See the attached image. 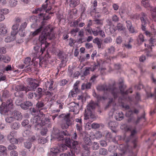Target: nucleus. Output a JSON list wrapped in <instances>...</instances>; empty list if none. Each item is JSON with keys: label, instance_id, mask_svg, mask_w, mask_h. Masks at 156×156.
<instances>
[{"label": "nucleus", "instance_id": "1", "mask_svg": "<svg viewBox=\"0 0 156 156\" xmlns=\"http://www.w3.org/2000/svg\"><path fill=\"white\" fill-rule=\"evenodd\" d=\"M52 30V29H51L50 32H51ZM55 38V34L53 33L49 32L47 33H45L44 32H42L39 38V40L41 44V51L42 54L49 44V43L46 41V39H48L49 40H51L54 39Z\"/></svg>", "mask_w": 156, "mask_h": 156}, {"label": "nucleus", "instance_id": "2", "mask_svg": "<svg viewBox=\"0 0 156 156\" xmlns=\"http://www.w3.org/2000/svg\"><path fill=\"white\" fill-rule=\"evenodd\" d=\"M55 133L56 135L55 138L58 141L65 139L66 144L67 145L68 147L70 149L71 147L72 140H71L69 138H66V136H69V134L67 130L60 131L57 129L55 131Z\"/></svg>", "mask_w": 156, "mask_h": 156}, {"label": "nucleus", "instance_id": "3", "mask_svg": "<svg viewBox=\"0 0 156 156\" xmlns=\"http://www.w3.org/2000/svg\"><path fill=\"white\" fill-rule=\"evenodd\" d=\"M98 90L104 91H111L114 98H116L118 96L119 91L117 88L112 87L110 85L107 86L106 84L101 85L97 88Z\"/></svg>", "mask_w": 156, "mask_h": 156}, {"label": "nucleus", "instance_id": "4", "mask_svg": "<svg viewBox=\"0 0 156 156\" xmlns=\"http://www.w3.org/2000/svg\"><path fill=\"white\" fill-rule=\"evenodd\" d=\"M68 107L69 109V112H73L75 114H78L79 109V104L72 102L68 105Z\"/></svg>", "mask_w": 156, "mask_h": 156}, {"label": "nucleus", "instance_id": "5", "mask_svg": "<svg viewBox=\"0 0 156 156\" xmlns=\"http://www.w3.org/2000/svg\"><path fill=\"white\" fill-rule=\"evenodd\" d=\"M136 133L137 131L135 129L131 131L129 136L126 140V142H128L132 140L133 143L134 148H136V142L137 139V137L136 136Z\"/></svg>", "mask_w": 156, "mask_h": 156}, {"label": "nucleus", "instance_id": "6", "mask_svg": "<svg viewBox=\"0 0 156 156\" xmlns=\"http://www.w3.org/2000/svg\"><path fill=\"white\" fill-rule=\"evenodd\" d=\"M36 129H39L41 128V119L40 117L37 115L34 117L32 120Z\"/></svg>", "mask_w": 156, "mask_h": 156}, {"label": "nucleus", "instance_id": "7", "mask_svg": "<svg viewBox=\"0 0 156 156\" xmlns=\"http://www.w3.org/2000/svg\"><path fill=\"white\" fill-rule=\"evenodd\" d=\"M15 90L17 91H24L25 93L28 92L30 90L29 86H25L23 84H20L16 86Z\"/></svg>", "mask_w": 156, "mask_h": 156}, {"label": "nucleus", "instance_id": "8", "mask_svg": "<svg viewBox=\"0 0 156 156\" xmlns=\"http://www.w3.org/2000/svg\"><path fill=\"white\" fill-rule=\"evenodd\" d=\"M123 82V81L122 80L121 82H119V83L121 84V85L119 86V89L120 90V91L122 94H127L129 93V92H130V93H132L133 92V91L131 90V88H130L128 90H126L125 91H124V88H125L126 87L125 86L122 85V83Z\"/></svg>", "mask_w": 156, "mask_h": 156}, {"label": "nucleus", "instance_id": "9", "mask_svg": "<svg viewBox=\"0 0 156 156\" xmlns=\"http://www.w3.org/2000/svg\"><path fill=\"white\" fill-rule=\"evenodd\" d=\"M12 115L15 118V119L18 121L21 120L23 118V116L22 114L19 111L15 110L14 111Z\"/></svg>", "mask_w": 156, "mask_h": 156}, {"label": "nucleus", "instance_id": "10", "mask_svg": "<svg viewBox=\"0 0 156 156\" xmlns=\"http://www.w3.org/2000/svg\"><path fill=\"white\" fill-rule=\"evenodd\" d=\"M35 80L32 78L29 79V81H30L29 83L30 89L33 91H35L37 87L39 86V84L38 83L33 82V80Z\"/></svg>", "mask_w": 156, "mask_h": 156}, {"label": "nucleus", "instance_id": "11", "mask_svg": "<svg viewBox=\"0 0 156 156\" xmlns=\"http://www.w3.org/2000/svg\"><path fill=\"white\" fill-rule=\"evenodd\" d=\"M10 109H12L8 108V107L5 106V104H2L0 107V112L2 114L6 115Z\"/></svg>", "mask_w": 156, "mask_h": 156}, {"label": "nucleus", "instance_id": "12", "mask_svg": "<svg viewBox=\"0 0 156 156\" xmlns=\"http://www.w3.org/2000/svg\"><path fill=\"white\" fill-rule=\"evenodd\" d=\"M64 53L61 51H60L58 55V58L62 60L61 63L60 64V67L65 66V65L63 63L64 59H66V57H64Z\"/></svg>", "mask_w": 156, "mask_h": 156}, {"label": "nucleus", "instance_id": "13", "mask_svg": "<svg viewBox=\"0 0 156 156\" xmlns=\"http://www.w3.org/2000/svg\"><path fill=\"white\" fill-rule=\"evenodd\" d=\"M141 16L140 17L142 25H146L148 22L147 15L146 14L142 12L141 13Z\"/></svg>", "mask_w": 156, "mask_h": 156}, {"label": "nucleus", "instance_id": "14", "mask_svg": "<svg viewBox=\"0 0 156 156\" xmlns=\"http://www.w3.org/2000/svg\"><path fill=\"white\" fill-rule=\"evenodd\" d=\"M36 92L37 93H35V97L37 100L40 99L44 95L42 89L40 87L37 88Z\"/></svg>", "mask_w": 156, "mask_h": 156}, {"label": "nucleus", "instance_id": "15", "mask_svg": "<svg viewBox=\"0 0 156 156\" xmlns=\"http://www.w3.org/2000/svg\"><path fill=\"white\" fill-rule=\"evenodd\" d=\"M70 114L68 113L64 117V120L65 122L70 126L73 123V121L71 119V118L70 117Z\"/></svg>", "mask_w": 156, "mask_h": 156}, {"label": "nucleus", "instance_id": "16", "mask_svg": "<svg viewBox=\"0 0 156 156\" xmlns=\"http://www.w3.org/2000/svg\"><path fill=\"white\" fill-rule=\"evenodd\" d=\"M27 26V23L24 22L22 24L19 29V32L21 36H23L25 35V28Z\"/></svg>", "mask_w": 156, "mask_h": 156}, {"label": "nucleus", "instance_id": "17", "mask_svg": "<svg viewBox=\"0 0 156 156\" xmlns=\"http://www.w3.org/2000/svg\"><path fill=\"white\" fill-rule=\"evenodd\" d=\"M150 11L151 12L152 19L154 21H156V7H150Z\"/></svg>", "mask_w": 156, "mask_h": 156}, {"label": "nucleus", "instance_id": "18", "mask_svg": "<svg viewBox=\"0 0 156 156\" xmlns=\"http://www.w3.org/2000/svg\"><path fill=\"white\" fill-rule=\"evenodd\" d=\"M7 33V29L6 26L3 23L0 24V34L3 35Z\"/></svg>", "mask_w": 156, "mask_h": 156}, {"label": "nucleus", "instance_id": "19", "mask_svg": "<svg viewBox=\"0 0 156 156\" xmlns=\"http://www.w3.org/2000/svg\"><path fill=\"white\" fill-rule=\"evenodd\" d=\"M25 93L26 94L27 97L29 99H33L34 98H36V97H35V93L31 91V90L29 91H28V92Z\"/></svg>", "mask_w": 156, "mask_h": 156}, {"label": "nucleus", "instance_id": "20", "mask_svg": "<svg viewBox=\"0 0 156 156\" xmlns=\"http://www.w3.org/2000/svg\"><path fill=\"white\" fill-rule=\"evenodd\" d=\"M1 14H0V22L3 21L5 19V16L2 13L4 14H7L8 12V10L6 9H1Z\"/></svg>", "mask_w": 156, "mask_h": 156}, {"label": "nucleus", "instance_id": "21", "mask_svg": "<svg viewBox=\"0 0 156 156\" xmlns=\"http://www.w3.org/2000/svg\"><path fill=\"white\" fill-rule=\"evenodd\" d=\"M43 29H44V25L41 24L39 28L33 32H31L30 34L33 36H34L40 33Z\"/></svg>", "mask_w": 156, "mask_h": 156}, {"label": "nucleus", "instance_id": "22", "mask_svg": "<svg viewBox=\"0 0 156 156\" xmlns=\"http://www.w3.org/2000/svg\"><path fill=\"white\" fill-rule=\"evenodd\" d=\"M59 153V150L58 149L53 148L51 149L49 154L50 156H56Z\"/></svg>", "mask_w": 156, "mask_h": 156}, {"label": "nucleus", "instance_id": "23", "mask_svg": "<svg viewBox=\"0 0 156 156\" xmlns=\"http://www.w3.org/2000/svg\"><path fill=\"white\" fill-rule=\"evenodd\" d=\"M93 42L97 44L98 48H101L102 44V41L98 37H96L93 40Z\"/></svg>", "mask_w": 156, "mask_h": 156}, {"label": "nucleus", "instance_id": "24", "mask_svg": "<svg viewBox=\"0 0 156 156\" xmlns=\"http://www.w3.org/2000/svg\"><path fill=\"white\" fill-rule=\"evenodd\" d=\"M15 35L11 33V35L5 38V41L6 42H9L14 41L15 39Z\"/></svg>", "mask_w": 156, "mask_h": 156}, {"label": "nucleus", "instance_id": "25", "mask_svg": "<svg viewBox=\"0 0 156 156\" xmlns=\"http://www.w3.org/2000/svg\"><path fill=\"white\" fill-rule=\"evenodd\" d=\"M19 27V25L18 24H15L13 25L12 28V29L13 31H12L11 33L15 35H16L18 31Z\"/></svg>", "mask_w": 156, "mask_h": 156}, {"label": "nucleus", "instance_id": "26", "mask_svg": "<svg viewBox=\"0 0 156 156\" xmlns=\"http://www.w3.org/2000/svg\"><path fill=\"white\" fill-rule=\"evenodd\" d=\"M98 105V104L95 103L94 102L91 101L90 103L87 105V108L90 110L94 109L95 108L96 106Z\"/></svg>", "mask_w": 156, "mask_h": 156}, {"label": "nucleus", "instance_id": "27", "mask_svg": "<svg viewBox=\"0 0 156 156\" xmlns=\"http://www.w3.org/2000/svg\"><path fill=\"white\" fill-rule=\"evenodd\" d=\"M115 28L119 31H123L125 32V28L122 24L119 23L117 24Z\"/></svg>", "mask_w": 156, "mask_h": 156}, {"label": "nucleus", "instance_id": "28", "mask_svg": "<svg viewBox=\"0 0 156 156\" xmlns=\"http://www.w3.org/2000/svg\"><path fill=\"white\" fill-rule=\"evenodd\" d=\"M92 114V112L91 110L87 108L85 110V117L86 119H89V117H91Z\"/></svg>", "mask_w": 156, "mask_h": 156}, {"label": "nucleus", "instance_id": "29", "mask_svg": "<svg viewBox=\"0 0 156 156\" xmlns=\"http://www.w3.org/2000/svg\"><path fill=\"white\" fill-rule=\"evenodd\" d=\"M50 119L47 118H45L41 119V127L43 126L47 125L50 122Z\"/></svg>", "mask_w": 156, "mask_h": 156}, {"label": "nucleus", "instance_id": "30", "mask_svg": "<svg viewBox=\"0 0 156 156\" xmlns=\"http://www.w3.org/2000/svg\"><path fill=\"white\" fill-rule=\"evenodd\" d=\"M84 143L83 144L90 146L92 145V142L91 140L87 137H85L83 138Z\"/></svg>", "mask_w": 156, "mask_h": 156}, {"label": "nucleus", "instance_id": "31", "mask_svg": "<svg viewBox=\"0 0 156 156\" xmlns=\"http://www.w3.org/2000/svg\"><path fill=\"white\" fill-rule=\"evenodd\" d=\"M99 154L101 155L105 156L108 154L107 150L104 148H101L99 149Z\"/></svg>", "mask_w": 156, "mask_h": 156}, {"label": "nucleus", "instance_id": "32", "mask_svg": "<svg viewBox=\"0 0 156 156\" xmlns=\"http://www.w3.org/2000/svg\"><path fill=\"white\" fill-rule=\"evenodd\" d=\"M29 121L27 119H25L23 120L21 122V125L23 126L24 127L26 126H28L27 127L29 128L31 127V125H29Z\"/></svg>", "mask_w": 156, "mask_h": 156}, {"label": "nucleus", "instance_id": "33", "mask_svg": "<svg viewBox=\"0 0 156 156\" xmlns=\"http://www.w3.org/2000/svg\"><path fill=\"white\" fill-rule=\"evenodd\" d=\"M15 118L12 115V116H8L6 117L5 120L7 122L11 123L15 121Z\"/></svg>", "mask_w": 156, "mask_h": 156}, {"label": "nucleus", "instance_id": "34", "mask_svg": "<svg viewBox=\"0 0 156 156\" xmlns=\"http://www.w3.org/2000/svg\"><path fill=\"white\" fill-rule=\"evenodd\" d=\"M5 106L8 107V108L12 109L13 106L12 104V100L11 99H8L6 101Z\"/></svg>", "mask_w": 156, "mask_h": 156}, {"label": "nucleus", "instance_id": "35", "mask_svg": "<svg viewBox=\"0 0 156 156\" xmlns=\"http://www.w3.org/2000/svg\"><path fill=\"white\" fill-rule=\"evenodd\" d=\"M17 4V1L16 0H10L9 2V4L12 7L16 6Z\"/></svg>", "mask_w": 156, "mask_h": 156}, {"label": "nucleus", "instance_id": "36", "mask_svg": "<svg viewBox=\"0 0 156 156\" xmlns=\"http://www.w3.org/2000/svg\"><path fill=\"white\" fill-rule=\"evenodd\" d=\"M141 5L145 8L150 7V4L148 0L143 1L141 2Z\"/></svg>", "mask_w": 156, "mask_h": 156}, {"label": "nucleus", "instance_id": "37", "mask_svg": "<svg viewBox=\"0 0 156 156\" xmlns=\"http://www.w3.org/2000/svg\"><path fill=\"white\" fill-rule=\"evenodd\" d=\"M32 133V132L29 129H26L23 133L24 137H27L29 136Z\"/></svg>", "mask_w": 156, "mask_h": 156}, {"label": "nucleus", "instance_id": "38", "mask_svg": "<svg viewBox=\"0 0 156 156\" xmlns=\"http://www.w3.org/2000/svg\"><path fill=\"white\" fill-rule=\"evenodd\" d=\"M44 105V102L42 101H38L36 106L38 109H41Z\"/></svg>", "mask_w": 156, "mask_h": 156}, {"label": "nucleus", "instance_id": "39", "mask_svg": "<svg viewBox=\"0 0 156 156\" xmlns=\"http://www.w3.org/2000/svg\"><path fill=\"white\" fill-rule=\"evenodd\" d=\"M23 146L25 147L27 149H30L32 146L31 143L30 141L25 142L24 143Z\"/></svg>", "mask_w": 156, "mask_h": 156}, {"label": "nucleus", "instance_id": "40", "mask_svg": "<svg viewBox=\"0 0 156 156\" xmlns=\"http://www.w3.org/2000/svg\"><path fill=\"white\" fill-rule=\"evenodd\" d=\"M99 144L97 142H94L92 144V148L94 150H98L99 148Z\"/></svg>", "mask_w": 156, "mask_h": 156}, {"label": "nucleus", "instance_id": "41", "mask_svg": "<svg viewBox=\"0 0 156 156\" xmlns=\"http://www.w3.org/2000/svg\"><path fill=\"white\" fill-rule=\"evenodd\" d=\"M72 144L71 145V147L70 149H77L76 147L79 144V142L78 141L74 140L72 142Z\"/></svg>", "mask_w": 156, "mask_h": 156}, {"label": "nucleus", "instance_id": "42", "mask_svg": "<svg viewBox=\"0 0 156 156\" xmlns=\"http://www.w3.org/2000/svg\"><path fill=\"white\" fill-rule=\"evenodd\" d=\"M108 53L109 54H113L115 52V48L114 47L111 46L108 49Z\"/></svg>", "mask_w": 156, "mask_h": 156}, {"label": "nucleus", "instance_id": "43", "mask_svg": "<svg viewBox=\"0 0 156 156\" xmlns=\"http://www.w3.org/2000/svg\"><path fill=\"white\" fill-rule=\"evenodd\" d=\"M10 58L8 56H4L3 55L2 61H3L4 62L8 63L10 61Z\"/></svg>", "mask_w": 156, "mask_h": 156}, {"label": "nucleus", "instance_id": "44", "mask_svg": "<svg viewBox=\"0 0 156 156\" xmlns=\"http://www.w3.org/2000/svg\"><path fill=\"white\" fill-rule=\"evenodd\" d=\"M20 127L19 123L17 122H15L13 123L11 126V128L12 129L17 130Z\"/></svg>", "mask_w": 156, "mask_h": 156}, {"label": "nucleus", "instance_id": "45", "mask_svg": "<svg viewBox=\"0 0 156 156\" xmlns=\"http://www.w3.org/2000/svg\"><path fill=\"white\" fill-rule=\"evenodd\" d=\"M108 125L110 127L113 129L115 128L116 126L115 122L112 121H110L108 123Z\"/></svg>", "mask_w": 156, "mask_h": 156}, {"label": "nucleus", "instance_id": "46", "mask_svg": "<svg viewBox=\"0 0 156 156\" xmlns=\"http://www.w3.org/2000/svg\"><path fill=\"white\" fill-rule=\"evenodd\" d=\"M118 118H116V120L120 121L122 120L124 118L123 114L122 112H119L118 113Z\"/></svg>", "mask_w": 156, "mask_h": 156}, {"label": "nucleus", "instance_id": "47", "mask_svg": "<svg viewBox=\"0 0 156 156\" xmlns=\"http://www.w3.org/2000/svg\"><path fill=\"white\" fill-rule=\"evenodd\" d=\"M97 28L99 30L98 34H99L102 37H105V36L104 32L101 30L100 27H97Z\"/></svg>", "mask_w": 156, "mask_h": 156}, {"label": "nucleus", "instance_id": "48", "mask_svg": "<svg viewBox=\"0 0 156 156\" xmlns=\"http://www.w3.org/2000/svg\"><path fill=\"white\" fill-rule=\"evenodd\" d=\"M31 61V58L30 57H28L25 59L24 61V63L27 65V67H28L30 65Z\"/></svg>", "mask_w": 156, "mask_h": 156}, {"label": "nucleus", "instance_id": "49", "mask_svg": "<svg viewBox=\"0 0 156 156\" xmlns=\"http://www.w3.org/2000/svg\"><path fill=\"white\" fill-rule=\"evenodd\" d=\"M112 41V39L109 37L105 38L104 40V42L105 44L110 43Z\"/></svg>", "mask_w": 156, "mask_h": 156}, {"label": "nucleus", "instance_id": "50", "mask_svg": "<svg viewBox=\"0 0 156 156\" xmlns=\"http://www.w3.org/2000/svg\"><path fill=\"white\" fill-rule=\"evenodd\" d=\"M6 79L5 75L2 73H0V82L4 81H5Z\"/></svg>", "mask_w": 156, "mask_h": 156}, {"label": "nucleus", "instance_id": "51", "mask_svg": "<svg viewBox=\"0 0 156 156\" xmlns=\"http://www.w3.org/2000/svg\"><path fill=\"white\" fill-rule=\"evenodd\" d=\"M11 143L12 144H17L18 142V140L14 137L12 138L9 140Z\"/></svg>", "mask_w": 156, "mask_h": 156}, {"label": "nucleus", "instance_id": "52", "mask_svg": "<svg viewBox=\"0 0 156 156\" xmlns=\"http://www.w3.org/2000/svg\"><path fill=\"white\" fill-rule=\"evenodd\" d=\"M48 6V4L47 3H46V4L43 5H42V7L41 8H40L37 9H36L37 11H41L43 9L45 10L47 8Z\"/></svg>", "mask_w": 156, "mask_h": 156}, {"label": "nucleus", "instance_id": "53", "mask_svg": "<svg viewBox=\"0 0 156 156\" xmlns=\"http://www.w3.org/2000/svg\"><path fill=\"white\" fill-rule=\"evenodd\" d=\"M61 128L63 129H66L68 128L69 126H70L68 124L65 122H63L61 124Z\"/></svg>", "mask_w": 156, "mask_h": 156}, {"label": "nucleus", "instance_id": "54", "mask_svg": "<svg viewBox=\"0 0 156 156\" xmlns=\"http://www.w3.org/2000/svg\"><path fill=\"white\" fill-rule=\"evenodd\" d=\"M112 20L113 21L117 22L119 21V17L115 15H114L112 17Z\"/></svg>", "mask_w": 156, "mask_h": 156}, {"label": "nucleus", "instance_id": "55", "mask_svg": "<svg viewBox=\"0 0 156 156\" xmlns=\"http://www.w3.org/2000/svg\"><path fill=\"white\" fill-rule=\"evenodd\" d=\"M9 92L7 91H4L2 94V97L4 98H8L9 95Z\"/></svg>", "mask_w": 156, "mask_h": 156}, {"label": "nucleus", "instance_id": "56", "mask_svg": "<svg viewBox=\"0 0 156 156\" xmlns=\"http://www.w3.org/2000/svg\"><path fill=\"white\" fill-rule=\"evenodd\" d=\"M90 74V70L88 67L86 68V69L83 72V75L82 76H86Z\"/></svg>", "mask_w": 156, "mask_h": 156}, {"label": "nucleus", "instance_id": "57", "mask_svg": "<svg viewBox=\"0 0 156 156\" xmlns=\"http://www.w3.org/2000/svg\"><path fill=\"white\" fill-rule=\"evenodd\" d=\"M16 147L13 144L9 145L8 147V149L9 150H12L16 149Z\"/></svg>", "mask_w": 156, "mask_h": 156}, {"label": "nucleus", "instance_id": "58", "mask_svg": "<svg viewBox=\"0 0 156 156\" xmlns=\"http://www.w3.org/2000/svg\"><path fill=\"white\" fill-rule=\"evenodd\" d=\"M6 151L7 148L6 147L3 145H0V152L2 153H4Z\"/></svg>", "mask_w": 156, "mask_h": 156}, {"label": "nucleus", "instance_id": "59", "mask_svg": "<svg viewBox=\"0 0 156 156\" xmlns=\"http://www.w3.org/2000/svg\"><path fill=\"white\" fill-rule=\"evenodd\" d=\"M122 38L121 36L118 37L116 39V42L117 44H120L122 42Z\"/></svg>", "mask_w": 156, "mask_h": 156}, {"label": "nucleus", "instance_id": "60", "mask_svg": "<svg viewBox=\"0 0 156 156\" xmlns=\"http://www.w3.org/2000/svg\"><path fill=\"white\" fill-rule=\"evenodd\" d=\"M24 102L28 109L29 108V107L32 106L33 105L32 103L30 101H26Z\"/></svg>", "mask_w": 156, "mask_h": 156}, {"label": "nucleus", "instance_id": "61", "mask_svg": "<svg viewBox=\"0 0 156 156\" xmlns=\"http://www.w3.org/2000/svg\"><path fill=\"white\" fill-rule=\"evenodd\" d=\"M38 142L39 143L42 144H44L47 142L46 140L44 138H40L38 140Z\"/></svg>", "mask_w": 156, "mask_h": 156}, {"label": "nucleus", "instance_id": "62", "mask_svg": "<svg viewBox=\"0 0 156 156\" xmlns=\"http://www.w3.org/2000/svg\"><path fill=\"white\" fill-rule=\"evenodd\" d=\"M68 146L66 144H62L60 146V149L62 150L63 151L66 150L67 149Z\"/></svg>", "mask_w": 156, "mask_h": 156}, {"label": "nucleus", "instance_id": "63", "mask_svg": "<svg viewBox=\"0 0 156 156\" xmlns=\"http://www.w3.org/2000/svg\"><path fill=\"white\" fill-rule=\"evenodd\" d=\"M47 132L48 129L46 128H43L41 130V133L42 135H45Z\"/></svg>", "mask_w": 156, "mask_h": 156}, {"label": "nucleus", "instance_id": "64", "mask_svg": "<svg viewBox=\"0 0 156 156\" xmlns=\"http://www.w3.org/2000/svg\"><path fill=\"white\" fill-rule=\"evenodd\" d=\"M10 154L11 156H18V155L17 152L14 150L11 151Z\"/></svg>", "mask_w": 156, "mask_h": 156}]
</instances>
